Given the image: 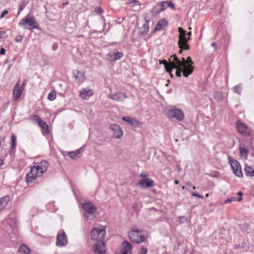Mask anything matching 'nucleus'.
I'll list each match as a JSON object with an SVG mask.
<instances>
[{
    "label": "nucleus",
    "instance_id": "nucleus-1",
    "mask_svg": "<svg viewBox=\"0 0 254 254\" xmlns=\"http://www.w3.org/2000/svg\"><path fill=\"white\" fill-rule=\"evenodd\" d=\"M49 166L48 163L46 161H42L37 163L31 168L29 173L27 174L26 177V181L28 184L32 183L37 177H39L47 171Z\"/></svg>",
    "mask_w": 254,
    "mask_h": 254
},
{
    "label": "nucleus",
    "instance_id": "nucleus-2",
    "mask_svg": "<svg viewBox=\"0 0 254 254\" xmlns=\"http://www.w3.org/2000/svg\"><path fill=\"white\" fill-rule=\"evenodd\" d=\"M172 58H174V61L172 64L173 68L182 67L183 75L186 77L192 73L194 67L191 65H187L185 58H183L182 61H181L176 55H172Z\"/></svg>",
    "mask_w": 254,
    "mask_h": 254
},
{
    "label": "nucleus",
    "instance_id": "nucleus-3",
    "mask_svg": "<svg viewBox=\"0 0 254 254\" xmlns=\"http://www.w3.org/2000/svg\"><path fill=\"white\" fill-rule=\"evenodd\" d=\"M106 234V232L104 228H94L91 231V237L93 241L99 243L98 245L102 246Z\"/></svg>",
    "mask_w": 254,
    "mask_h": 254
},
{
    "label": "nucleus",
    "instance_id": "nucleus-4",
    "mask_svg": "<svg viewBox=\"0 0 254 254\" xmlns=\"http://www.w3.org/2000/svg\"><path fill=\"white\" fill-rule=\"evenodd\" d=\"M19 25L23 26L24 29L28 30L36 29L39 27L34 17L33 16L30 17L28 15L20 20L19 22Z\"/></svg>",
    "mask_w": 254,
    "mask_h": 254
},
{
    "label": "nucleus",
    "instance_id": "nucleus-5",
    "mask_svg": "<svg viewBox=\"0 0 254 254\" xmlns=\"http://www.w3.org/2000/svg\"><path fill=\"white\" fill-rule=\"evenodd\" d=\"M178 31L179 32L178 46L181 49L186 50L190 49V46L188 44V42L190 39V37H187V32L182 27H179Z\"/></svg>",
    "mask_w": 254,
    "mask_h": 254
},
{
    "label": "nucleus",
    "instance_id": "nucleus-6",
    "mask_svg": "<svg viewBox=\"0 0 254 254\" xmlns=\"http://www.w3.org/2000/svg\"><path fill=\"white\" fill-rule=\"evenodd\" d=\"M142 231L139 230L138 228H133L128 233V237L131 241L133 243L139 244L145 241L146 237L144 235H141L140 233Z\"/></svg>",
    "mask_w": 254,
    "mask_h": 254
},
{
    "label": "nucleus",
    "instance_id": "nucleus-7",
    "mask_svg": "<svg viewBox=\"0 0 254 254\" xmlns=\"http://www.w3.org/2000/svg\"><path fill=\"white\" fill-rule=\"evenodd\" d=\"M82 208L84 211V217L87 219H92L94 217V214L97 210L94 204L91 202L84 203L82 205Z\"/></svg>",
    "mask_w": 254,
    "mask_h": 254
},
{
    "label": "nucleus",
    "instance_id": "nucleus-8",
    "mask_svg": "<svg viewBox=\"0 0 254 254\" xmlns=\"http://www.w3.org/2000/svg\"><path fill=\"white\" fill-rule=\"evenodd\" d=\"M166 116L169 119H175L178 122H182L185 118L183 112L178 108L168 110L166 112Z\"/></svg>",
    "mask_w": 254,
    "mask_h": 254
},
{
    "label": "nucleus",
    "instance_id": "nucleus-9",
    "mask_svg": "<svg viewBox=\"0 0 254 254\" xmlns=\"http://www.w3.org/2000/svg\"><path fill=\"white\" fill-rule=\"evenodd\" d=\"M231 164V168L234 174L238 177L242 178L243 176L241 167L240 163L236 160L232 159L230 157L228 158Z\"/></svg>",
    "mask_w": 254,
    "mask_h": 254
},
{
    "label": "nucleus",
    "instance_id": "nucleus-10",
    "mask_svg": "<svg viewBox=\"0 0 254 254\" xmlns=\"http://www.w3.org/2000/svg\"><path fill=\"white\" fill-rule=\"evenodd\" d=\"M67 238L63 230H61L56 237V245L58 247H63L67 244Z\"/></svg>",
    "mask_w": 254,
    "mask_h": 254
},
{
    "label": "nucleus",
    "instance_id": "nucleus-11",
    "mask_svg": "<svg viewBox=\"0 0 254 254\" xmlns=\"http://www.w3.org/2000/svg\"><path fill=\"white\" fill-rule=\"evenodd\" d=\"M236 125L238 131L242 135L246 136L251 135V131L245 124H243L240 121H237Z\"/></svg>",
    "mask_w": 254,
    "mask_h": 254
},
{
    "label": "nucleus",
    "instance_id": "nucleus-12",
    "mask_svg": "<svg viewBox=\"0 0 254 254\" xmlns=\"http://www.w3.org/2000/svg\"><path fill=\"white\" fill-rule=\"evenodd\" d=\"M108 97L115 101L122 102L127 98V96L125 93L118 92L113 94L108 95Z\"/></svg>",
    "mask_w": 254,
    "mask_h": 254
},
{
    "label": "nucleus",
    "instance_id": "nucleus-13",
    "mask_svg": "<svg viewBox=\"0 0 254 254\" xmlns=\"http://www.w3.org/2000/svg\"><path fill=\"white\" fill-rule=\"evenodd\" d=\"M138 185L141 188H152L155 186L154 181L150 178H145L140 180L138 182Z\"/></svg>",
    "mask_w": 254,
    "mask_h": 254
},
{
    "label": "nucleus",
    "instance_id": "nucleus-14",
    "mask_svg": "<svg viewBox=\"0 0 254 254\" xmlns=\"http://www.w3.org/2000/svg\"><path fill=\"white\" fill-rule=\"evenodd\" d=\"M110 129L113 131L114 136L116 138H121L123 135V132L121 127L117 124H112L110 127Z\"/></svg>",
    "mask_w": 254,
    "mask_h": 254
},
{
    "label": "nucleus",
    "instance_id": "nucleus-15",
    "mask_svg": "<svg viewBox=\"0 0 254 254\" xmlns=\"http://www.w3.org/2000/svg\"><path fill=\"white\" fill-rule=\"evenodd\" d=\"M120 254H131L132 246L131 243L126 241L123 242Z\"/></svg>",
    "mask_w": 254,
    "mask_h": 254
},
{
    "label": "nucleus",
    "instance_id": "nucleus-16",
    "mask_svg": "<svg viewBox=\"0 0 254 254\" xmlns=\"http://www.w3.org/2000/svg\"><path fill=\"white\" fill-rule=\"evenodd\" d=\"M93 95V90L88 88H83L79 92V96L83 100H88Z\"/></svg>",
    "mask_w": 254,
    "mask_h": 254
},
{
    "label": "nucleus",
    "instance_id": "nucleus-17",
    "mask_svg": "<svg viewBox=\"0 0 254 254\" xmlns=\"http://www.w3.org/2000/svg\"><path fill=\"white\" fill-rule=\"evenodd\" d=\"M99 243H96L93 247V252L97 254H105L106 253L105 244L104 242H103V246L98 245Z\"/></svg>",
    "mask_w": 254,
    "mask_h": 254
},
{
    "label": "nucleus",
    "instance_id": "nucleus-18",
    "mask_svg": "<svg viewBox=\"0 0 254 254\" xmlns=\"http://www.w3.org/2000/svg\"><path fill=\"white\" fill-rule=\"evenodd\" d=\"M172 56H171L170 58L169 59V62L170 63H168L167 61L163 60L162 61H160L159 64H163L164 65V66L166 69V71L168 72H171L172 68V64L173 63L174 61V58H172Z\"/></svg>",
    "mask_w": 254,
    "mask_h": 254
},
{
    "label": "nucleus",
    "instance_id": "nucleus-19",
    "mask_svg": "<svg viewBox=\"0 0 254 254\" xmlns=\"http://www.w3.org/2000/svg\"><path fill=\"white\" fill-rule=\"evenodd\" d=\"M150 21L149 19L145 18V23L143 26L139 28V33L142 35H146L149 30V22Z\"/></svg>",
    "mask_w": 254,
    "mask_h": 254
},
{
    "label": "nucleus",
    "instance_id": "nucleus-20",
    "mask_svg": "<svg viewBox=\"0 0 254 254\" xmlns=\"http://www.w3.org/2000/svg\"><path fill=\"white\" fill-rule=\"evenodd\" d=\"M122 120L136 127H139L140 124V123L139 121L135 119H133L129 117H123Z\"/></svg>",
    "mask_w": 254,
    "mask_h": 254
},
{
    "label": "nucleus",
    "instance_id": "nucleus-21",
    "mask_svg": "<svg viewBox=\"0 0 254 254\" xmlns=\"http://www.w3.org/2000/svg\"><path fill=\"white\" fill-rule=\"evenodd\" d=\"M22 89H20V84L18 82L14 86V89L13 91V94L15 97V100L18 99L22 93Z\"/></svg>",
    "mask_w": 254,
    "mask_h": 254
},
{
    "label": "nucleus",
    "instance_id": "nucleus-22",
    "mask_svg": "<svg viewBox=\"0 0 254 254\" xmlns=\"http://www.w3.org/2000/svg\"><path fill=\"white\" fill-rule=\"evenodd\" d=\"M73 76L78 82H82L85 80V72L80 73L78 70H76L73 72Z\"/></svg>",
    "mask_w": 254,
    "mask_h": 254
},
{
    "label": "nucleus",
    "instance_id": "nucleus-23",
    "mask_svg": "<svg viewBox=\"0 0 254 254\" xmlns=\"http://www.w3.org/2000/svg\"><path fill=\"white\" fill-rule=\"evenodd\" d=\"M18 254H32L31 249L26 245H21L18 249Z\"/></svg>",
    "mask_w": 254,
    "mask_h": 254
},
{
    "label": "nucleus",
    "instance_id": "nucleus-24",
    "mask_svg": "<svg viewBox=\"0 0 254 254\" xmlns=\"http://www.w3.org/2000/svg\"><path fill=\"white\" fill-rule=\"evenodd\" d=\"M9 200L10 198L8 195H5L0 198V211L4 209Z\"/></svg>",
    "mask_w": 254,
    "mask_h": 254
},
{
    "label": "nucleus",
    "instance_id": "nucleus-25",
    "mask_svg": "<svg viewBox=\"0 0 254 254\" xmlns=\"http://www.w3.org/2000/svg\"><path fill=\"white\" fill-rule=\"evenodd\" d=\"M168 23L167 21L164 19H161L159 20L156 26L155 30L160 31L163 29L166 26H167Z\"/></svg>",
    "mask_w": 254,
    "mask_h": 254
},
{
    "label": "nucleus",
    "instance_id": "nucleus-26",
    "mask_svg": "<svg viewBox=\"0 0 254 254\" xmlns=\"http://www.w3.org/2000/svg\"><path fill=\"white\" fill-rule=\"evenodd\" d=\"M38 125L44 132V133L45 134H48L49 133V126L46 123V122L42 121L41 122L38 124Z\"/></svg>",
    "mask_w": 254,
    "mask_h": 254
},
{
    "label": "nucleus",
    "instance_id": "nucleus-27",
    "mask_svg": "<svg viewBox=\"0 0 254 254\" xmlns=\"http://www.w3.org/2000/svg\"><path fill=\"white\" fill-rule=\"evenodd\" d=\"M246 175L247 176L254 177V170L251 167L247 166L244 169Z\"/></svg>",
    "mask_w": 254,
    "mask_h": 254
},
{
    "label": "nucleus",
    "instance_id": "nucleus-28",
    "mask_svg": "<svg viewBox=\"0 0 254 254\" xmlns=\"http://www.w3.org/2000/svg\"><path fill=\"white\" fill-rule=\"evenodd\" d=\"M239 150L240 155L244 157L246 159H247L248 157L249 150L244 147H240Z\"/></svg>",
    "mask_w": 254,
    "mask_h": 254
},
{
    "label": "nucleus",
    "instance_id": "nucleus-29",
    "mask_svg": "<svg viewBox=\"0 0 254 254\" xmlns=\"http://www.w3.org/2000/svg\"><path fill=\"white\" fill-rule=\"evenodd\" d=\"M152 11L155 14H157L161 11H163L159 2L156 4V5L153 8Z\"/></svg>",
    "mask_w": 254,
    "mask_h": 254
},
{
    "label": "nucleus",
    "instance_id": "nucleus-30",
    "mask_svg": "<svg viewBox=\"0 0 254 254\" xmlns=\"http://www.w3.org/2000/svg\"><path fill=\"white\" fill-rule=\"evenodd\" d=\"M123 53L120 52L112 53V56H114V60L121 59L123 57Z\"/></svg>",
    "mask_w": 254,
    "mask_h": 254
},
{
    "label": "nucleus",
    "instance_id": "nucleus-31",
    "mask_svg": "<svg viewBox=\"0 0 254 254\" xmlns=\"http://www.w3.org/2000/svg\"><path fill=\"white\" fill-rule=\"evenodd\" d=\"M213 97L218 101H220L222 100V94L217 91H215L214 92Z\"/></svg>",
    "mask_w": 254,
    "mask_h": 254
},
{
    "label": "nucleus",
    "instance_id": "nucleus-32",
    "mask_svg": "<svg viewBox=\"0 0 254 254\" xmlns=\"http://www.w3.org/2000/svg\"><path fill=\"white\" fill-rule=\"evenodd\" d=\"M16 136L15 135L13 134L11 135V149H14L16 146Z\"/></svg>",
    "mask_w": 254,
    "mask_h": 254
},
{
    "label": "nucleus",
    "instance_id": "nucleus-33",
    "mask_svg": "<svg viewBox=\"0 0 254 254\" xmlns=\"http://www.w3.org/2000/svg\"><path fill=\"white\" fill-rule=\"evenodd\" d=\"M31 120L36 122L38 124L40 123L42 121L39 116L37 115H34L30 118Z\"/></svg>",
    "mask_w": 254,
    "mask_h": 254
},
{
    "label": "nucleus",
    "instance_id": "nucleus-34",
    "mask_svg": "<svg viewBox=\"0 0 254 254\" xmlns=\"http://www.w3.org/2000/svg\"><path fill=\"white\" fill-rule=\"evenodd\" d=\"M31 120L36 122L38 124L40 123L42 121L39 116L37 115H34L30 118Z\"/></svg>",
    "mask_w": 254,
    "mask_h": 254
},
{
    "label": "nucleus",
    "instance_id": "nucleus-35",
    "mask_svg": "<svg viewBox=\"0 0 254 254\" xmlns=\"http://www.w3.org/2000/svg\"><path fill=\"white\" fill-rule=\"evenodd\" d=\"M56 98V94L54 91L50 92L48 96V99L50 101H54Z\"/></svg>",
    "mask_w": 254,
    "mask_h": 254
},
{
    "label": "nucleus",
    "instance_id": "nucleus-36",
    "mask_svg": "<svg viewBox=\"0 0 254 254\" xmlns=\"http://www.w3.org/2000/svg\"><path fill=\"white\" fill-rule=\"evenodd\" d=\"M241 90H242V88H241V85H237L235 86V87H234V88H233V91L235 93H237L239 95H241Z\"/></svg>",
    "mask_w": 254,
    "mask_h": 254
},
{
    "label": "nucleus",
    "instance_id": "nucleus-37",
    "mask_svg": "<svg viewBox=\"0 0 254 254\" xmlns=\"http://www.w3.org/2000/svg\"><path fill=\"white\" fill-rule=\"evenodd\" d=\"M176 69V74L178 77H180L181 76V73L183 71L182 67H178Z\"/></svg>",
    "mask_w": 254,
    "mask_h": 254
},
{
    "label": "nucleus",
    "instance_id": "nucleus-38",
    "mask_svg": "<svg viewBox=\"0 0 254 254\" xmlns=\"http://www.w3.org/2000/svg\"><path fill=\"white\" fill-rule=\"evenodd\" d=\"M67 155L72 159H75L76 158H78V156H77V155L75 154V153L73 151L69 152L67 153Z\"/></svg>",
    "mask_w": 254,
    "mask_h": 254
},
{
    "label": "nucleus",
    "instance_id": "nucleus-39",
    "mask_svg": "<svg viewBox=\"0 0 254 254\" xmlns=\"http://www.w3.org/2000/svg\"><path fill=\"white\" fill-rule=\"evenodd\" d=\"M165 3H166L165 4L167 6V7H170L172 8H174L175 7L174 4L172 3L171 0L165 1Z\"/></svg>",
    "mask_w": 254,
    "mask_h": 254
},
{
    "label": "nucleus",
    "instance_id": "nucleus-40",
    "mask_svg": "<svg viewBox=\"0 0 254 254\" xmlns=\"http://www.w3.org/2000/svg\"><path fill=\"white\" fill-rule=\"evenodd\" d=\"M185 62L187 63V65H191L193 64V62L192 61L191 58L190 57H188L187 58V59L186 60Z\"/></svg>",
    "mask_w": 254,
    "mask_h": 254
},
{
    "label": "nucleus",
    "instance_id": "nucleus-41",
    "mask_svg": "<svg viewBox=\"0 0 254 254\" xmlns=\"http://www.w3.org/2000/svg\"><path fill=\"white\" fill-rule=\"evenodd\" d=\"M236 200V198L235 197H231L227 198L225 201V203H231L233 201H235Z\"/></svg>",
    "mask_w": 254,
    "mask_h": 254
},
{
    "label": "nucleus",
    "instance_id": "nucleus-42",
    "mask_svg": "<svg viewBox=\"0 0 254 254\" xmlns=\"http://www.w3.org/2000/svg\"><path fill=\"white\" fill-rule=\"evenodd\" d=\"M147 249L146 248H141L138 254H147Z\"/></svg>",
    "mask_w": 254,
    "mask_h": 254
},
{
    "label": "nucleus",
    "instance_id": "nucleus-43",
    "mask_svg": "<svg viewBox=\"0 0 254 254\" xmlns=\"http://www.w3.org/2000/svg\"><path fill=\"white\" fill-rule=\"evenodd\" d=\"M159 3L163 11L167 8V6L165 4L166 3H165V1H161Z\"/></svg>",
    "mask_w": 254,
    "mask_h": 254
},
{
    "label": "nucleus",
    "instance_id": "nucleus-44",
    "mask_svg": "<svg viewBox=\"0 0 254 254\" xmlns=\"http://www.w3.org/2000/svg\"><path fill=\"white\" fill-rule=\"evenodd\" d=\"M23 39V36L22 35H17L15 38V41L16 42H21Z\"/></svg>",
    "mask_w": 254,
    "mask_h": 254
},
{
    "label": "nucleus",
    "instance_id": "nucleus-45",
    "mask_svg": "<svg viewBox=\"0 0 254 254\" xmlns=\"http://www.w3.org/2000/svg\"><path fill=\"white\" fill-rule=\"evenodd\" d=\"M237 194H238V195L239 196V197L237 199V200L238 201H242V199H243V197H242V196L243 195L242 192L241 191H239L238 192Z\"/></svg>",
    "mask_w": 254,
    "mask_h": 254
},
{
    "label": "nucleus",
    "instance_id": "nucleus-46",
    "mask_svg": "<svg viewBox=\"0 0 254 254\" xmlns=\"http://www.w3.org/2000/svg\"><path fill=\"white\" fill-rule=\"evenodd\" d=\"M191 195L193 196H196V197H199L200 198H203V196L202 195L198 194L196 192H192L191 193Z\"/></svg>",
    "mask_w": 254,
    "mask_h": 254
},
{
    "label": "nucleus",
    "instance_id": "nucleus-47",
    "mask_svg": "<svg viewBox=\"0 0 254 254\" xmlns=\"http://www.w3.org/2000/svg\"><path fill=\"white\" fill-rule=\"evenodd\" d=\"M83 147L84 146H82L81 148H80L79 149L73 151L75 153V154L77 155V156H78V154H80L83 151Z\"/></svg>",
    "mask_w": 254,
    "mask_h": 254
},
{
    "label": "nucleus",
    "instance_id": "nucleus-48",
    "mask_svg": "<svg viewBox=\"0 0 254 254\" xmlns=\"http://www.w3.org/2000/svg\"><path fill=\"white\" fill-rule=\"evenodd\" d=\"M8 11L7 10H3L0 14V18H3L5 16V15H6L8 13Z\"/></svg>",
    "mask_w": 254,
    "mask_h": 254
},
{
    "label": "nucleus",
    "instance_id": "nucleus-49",
    "mask_svg": "<svg viewBox=\"0 0 254 254\" xmlns=\"http://www.w3.org/2000/svg\"><path fill=\"white\" fill-rule=\"evenodd\" d=\"M138 1L136 0H129L127 2L128 4L134 3L135 4H136V3L138 4Z\"/></svg>",
    "mask_w": 254,
    "mask_h": 254
},
{
    "label": "nucleus",
    "instance_id": "nucleus-50",
    "mask_svg": "<svg viewBox=\"0 0 254 254\" xmlns=\"http://www.w3.org/2000/svg\"><path fill=\"white\" fill-rule=\"evenodd\" d=\"M186 186L188 187H192L193 190L195 189V187L194 186H192V184L190 182H187L186 183Z\"/></svg>",
    "mask_w": 254,
    "mask_h": 254
},
{
    "label": "nucleus",
    "instance_id": "nucleus-51",
    "mask_svg": "<svg viewBox=\"0 0 254 254\" xmlns=\"http://www.w3.org/2000/svg\"><path fill=\"white\" fill-rule=\"evenodd\" d=\"M58 44L56 43H54L52 46V49H53V50L55 51L58 49Z\"/></svg>",
    "mask_w": 254,
    "mask_h": 254
},
{
    "label": "nucleus",
    "instance_id": "nucleus-52",
    "mask_svg": "<svg viewBox=\"0 0 254 254\" xmlns=\"http://www.w3.org/2000/svg\"><path fill=\"white\" fill-rule=\"evenodd\" d=\"M26 85V80H25L23 82L20 89H22V90L23 91V89H24Z\"/></svg>",
    "mask_w": 254,
    "mask_h": 254
},
{
    "label": "nucleus",
    "instance_id": "nucleus-53",
    "mask_svg": "<svg viewBox=\"0 0 254 254\" xmlns=\"http://www.w3.org/2000/svg\"><path fill=\"white\" fill-rule=\"evenodd\" d=\"M0 54L1 55H4L5 54V50L4 48L1 47L0 49Z\"/></svg>",
    "mask_w": 254,
    "mask_h": 254
},
{
    "label": "nucleus",
    "instance_id": "nucleus-54",
    "mask_svg": "<svg viewBox=\"0 0 254 254\" xmlns=\"http://www.w3.org/2000/svg\"><path fill=\"white\" fill-rule=\"evenodd\" d=\"M108 57H109V59L111 61H115V60H114V56H112V53H109V54L108 55Z\"/></svg>",
    "mask_w": 254,
    "mask_h": 254
},
{
    "label": "nucleus",
    "instance_id": "nucleus-55",
    "mask_svg": "<svg viewBox=\"0 0 254 254\" xmlns=\"http://www.w3.org/2000/svg\"><path fill=\"white\" fill-rule=\"evenodd\" d=\"M211 46L214 47V50L216 51L217 49V44L215 42H213L211 44Z\"/></svg>",
    "mask_w": 254,
    "mask_h": 254
},
{
    "label": "nucleus",
    "instance_id": "nucleus-56",
    "mask_svg": "<svg viewBox=\"0 0 254 254\" xmlns=\"http://www.w3.org/2000/svg\"><path fill=\"white\" fill-rule=\"evenodd\" d=\"M139 176L140 177H142V178H146L147 176H148V175L147 174H145V173H141L140 175H139Z\"/></svg>",
    "mask_w": 254,
    "mask_h": 254
},
{
    "label": "nucleus",
    "instance_id": "nucleus-57",
    "mask_svg": "<svg viewBox=\"0 0 254 254\" xmlns=\"http://www.w3.org/2000/svg\"><path fill=\"white\" fill-rule=\"evenodd\" d=\"M177 170L179 172H181L182 171V169L181 168V167L179 166H177Z\"/></svg>",
    "mask_w": 254,
    "mask_h": 254
},
{
    "label": "nucleus",
    "instance_id": "nucleus-58",
    "mask_svg": "<svg viewBox=\"0 0 254 254\" xmlns=\"http://www.w3.org/2000/svg\"><path fill=\"white\" fill-rule=\"evenodd\" d=\"M174 183H175V184L176 185H178V184H179V181H178V180H175Z\"/></svg>",
    "mask_w": 254,
    "mask_h": 254
},
{
    "label": "nucleus",
    "instance_id": "nucleus-59",
    "mask_svg": "<svg viewBox=\"0 0 254 254\" xmlns=\"http://www.w3.org/2000/svg\"><path fill=\"white\" fill-rule=\"evenodd\" d=\"M191 34V32H189L188 34H187V35H188V37H190V36Z\"/></svg>",
    "mask_w": 254,
    "mask_h": 254
},
{
    "label": "nucleus",
    "instance_id": "nucleus-60",
    "mask_svg": "<svg viewBox=\"0 0 254 254\" xmlns=\"http://www.w3.org/2000/svg\"><path fill=\"white\" fill-rule=\"evenodd\" d=\"M180 50H179V54H181L182 52V50H184V49H181V48H180Z\"/></svg>",
    "mask_w": 254,
    "mask_h": 254
},
{
    "label": "nucleus",
    "instance_id": "nucleus-61",
    "mask_svg": "<svg viewBox=\"0 0 254 254\" xmlns=\"http://www.w3.org/2000/svg\"><path fill=\"white\" fill-rule=\"evenodd\" d=\"M3 34V32L1 31H0V39L2 38V34Z\"/></svg>",
    "mask_w": 254,
    "mask_h": 254
},
{
    "label": "nucleus",
    "instance_id": "nucleus-62",
    "mask_svg": "<svg viewBox=\"0 0 254 254\" xmlns=\"http://www.w3.org/2000/svg\"><path fill=\"white\" fill-rule=\"evenodd\" d=\"M2 164H3V160H0V166H1Z\"/></svg>",
    "mask_w": 254,
    "mask_h": 254
},
{
    "label": "nucleus",
    "instance_id": "nucleus-63",
    "mask_svg": "<svg viewBox=\"0 0 254 254\" xmlns=\"http://www.w3.org/2000/svg\"><path fill=\"white\" fill-rule=\"evenodd\" d=\"M68 4V1H66V2L63 3V5H67Z\"/></svg>",
    "mask_w": 254,
    "mask_h": 254
},
{
    "label": "nucleus",
    "instance_id": "nucleus-64",
    "mask_svg": "<svg viewBox=\"0 0 254 254\" xmlns=\"http://www.w3.org/2000/svg\"><path fill=\"white\" fill-rule=\"evenodd\" d=\"M182 189H183V190H184V189H186V187L183 186V187H182Z\"/></svg>",
    "mask_w": 254,
    "mask_h": 254
}]
</instances>
